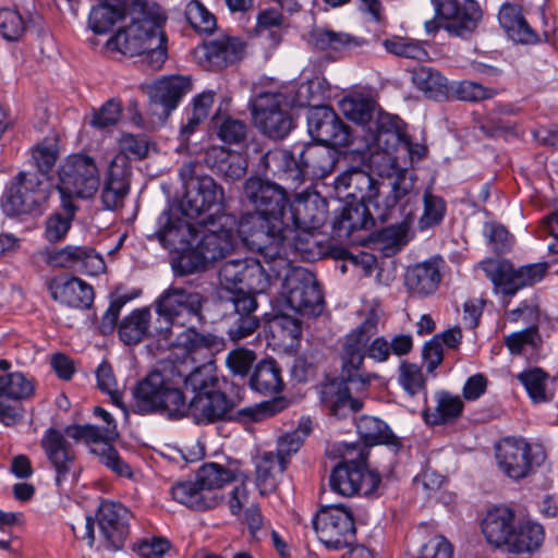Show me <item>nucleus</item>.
I'll return each instance as SVG.
<instances>
[{
  "instance_id": "nucleus-1",
  "label": "nucleus",
  "mask_w": 558,
  "mask_h": 558,
  "mask_svg": "<svg viewBox=\"0 0 558 558\" xmlns=\"http://www.w3.org/2000/svg\"><path fill=\"white\" fill-rule=\"evenodd\" d=\"M189 359L194 367L186 361H167L141 380L133 389L134 411L187 416L201 425L226 420L235 404L221 389L214 357Z\"/></svg>"
},
{
  "instance_id": "nucleus-2",
  "label": "nucleus",
  "mask_w": 558,
  "mask_h": 558,
  "mask_svg": "<svg viewBox=\"0 0 558 558\" xmlns=\"http://www.w3.org/2000/svg\"><path fill=\"white\" fill-rule=\"evenodd\" d=\"M205 301L199 292L187 287L172 284L161 292L153 304L157 314L153 335L160 349L181 348L195 360L211 359L225 349V339L210 332L202 333L186 328L174 335V327H184L193 317L204 320L202 310Z\"/></svg>"
},
{
  "instance_id": "nucleus-3",
  "label": "nucleus",
  "mask_w": 558,
  "mask_h": 558,
  "mask_svg": "<svg viewBox=\"0 0 558 558\" xmlns=\"http://www.w3.org/2000/svg\"><path fill=\"white\" fill-rule=\"evenodd\" d=\"M243 199L254 207L238 223L245 245L264 257L284 251V241L292 231L286 217L290 205L287 191L269 180L251 177L244 182Z\"/></svg>"
},
{
  "instance_id": "nucleus-4",
  "label": "nucleus",
  "mask_w": 558,
  "mask_h": 558,
  "mask_svg": "<svg viewBox=\"0 0 558 558\" xmlns=\"http://www.w3.org/2000/svg\"><path fill=\"white\" fill-rule=\"evenodd\" d=\"M377 325L378 317L371 312L343 338L340 352V378L332 379L320 388V402L330 415L345 417L362 409V401L351 397L348 385H351L355 391L362 392L377 378L375 374L367 373L363 368L366 344L377 333Z\"/></svg>"
},
{
  "instance_id": "nucleus-5",
  "label": "nucleus",
  "mask_w": 558,
  "mask_h": 558,
  "mask_svg": "<svg viewBox=\"0 0 558 558\" xmlns=\"http://www.w3.org/2000/svg\"><path fill=\"white\" fill-rule=\"evenodd\" d=\"M65 435L56 428H48L41 438V448L56 472V485L62 487L66 483L77 481L80 466L76 463V453L65 436L85 444L94 445L92 453L97 456L99 463L119 476L131 477V466L122 460L114 447L104 441L108 435L98 426L70 425Z\"/></svg>"
},
{
  "instance_id": "nucleus-6",
  "label": "nucleus",
  "mask_w": 558,
  "mask_h": 558,
  "mask_svg": "<svg viewBox=\"0 0 558 558\" xmlns=\"http://www.w3.org/2000/svg\"><path fill=\"white\" fill-rule=\"evenodd\" d=\"M129 13L131 24L107 40L106 50L128 57L142 56L151 69L159 70L168 58L167 37L162 31L166 15L141 0L131 3Z\"/></svg>"
},
{
  "instance_id": "nucleus-7",
  "label": "nucleus",
  "mask_w": 558,
  "mask_h": 558,
  "mask_svg": "<svg viewBox=\"0 0 558 558\" xmlns=\"http://www.w3.org/2000/svg\"><path fill=\"white\" fill-rule=\"evenodd\" d=\"M336 187L345 190L347 198L369 202L381 221L390 217L397 205L405 206L416 199L412 184L405 179L385 184L360 168H351L337 177Z\"/></svg>"
},
{
  "instance_id": "nucleus-8",
  "label": "nucleus",
  "mask_w": 558,
  "mask_h": 558,
  "mask_svg": "<svg viewBox=\"0 0 558 558\" xmlns=\"http://www.w3.org/2000/svg\"><path fill=\"white\" fill-rule=\"evenodd\" d=\"M267 168L277 165L287 179L293 183L304 182L306 177L324 179L336 168L339 153L331 145L306 144L294 147L293 150H274L264 156Z\"/></svg>"
},
{
  "instance_id": "nucleus-9",
  "label": "nucleus",
  "mask_w": 558,
  "mask_h": 558,
  "mask_svg": "<svg viewBox=\"0 0 558 558\" xmlns=\"http://www.w3.org/2000/svg\"><path fill=\"white\" fill-rule=\"evenodd\" d=\"M265 260L275 276L282 277V293L291 310L307 317H316L323 313V292L312 272L303 267H292L284 251L272 257H265Z\"/></svg>"
},
{
  "instance_id": "nucleus-10",
  "label": "nucleus",
  "mask_w": 558,
  "mask_h": 558,
  "mask_svg": "<svg viewBox=\"0 0 558 558\" xmlns=\"http://www.w3.org/2000/svg\"><path fill=\"white\" fill-rule=\"evenodd\" d=\"M341 461L333 466L329 475L332 492L343 497L373 495L381 477L377 471L366 466L368 451L365 446L343 442L338 448Z\"/></svg>"
},
{
  "instance_id": "nucleus-11",
  "label": "nucleus",
  "mask_w": 558,
  "mask_h": 558,
  "mask_svg": "<svg viewBox=\"0 0 558 558\" xmlns=\"http://www.w3.org/2000/svg\"><path fill=\"white\" fill-rule=\"evenodd\" d=\"M241 235L234 228V221L228 216L218 219L199 220L195 223V234L189 240L190 252L181 260L194 258L189 271H198L209 263L223 258L231 253Z\"/></svg>"
},
{
  "instance_id": "nucleus-12",
  "label": "nucleus",
  "mask_w": 558,
  "mask_h": 558,
  "mask_svg": "<svg viewBox=\"0 0 558 558\" xmlns=\"http://www.w3.org/2000/svg\"><path fill=\"white\" fill-rule=\"evenodd\" d=\"M51 183L35 171L19 172L2 197V209L7 216L28 215L48 201Z\"/></svg>"
},
{
  "instance_id": "nucleus-13",
  "label": "nucleus",
  "mask_w": 558,
  "mask_h": 558,
  "mask_svg": "<svg viewBox=\"0 0 558 558\" xmlns=\"http://www.w3.org/2000/svg\"><path fill=\"white\" fill-rule=\"evenodd\" d=\"M313 527L329 550L351 547L356 541L353 512L343 504L322 506L313 519Z\"/></svg>"
},
{
  "instance_id": "nucleus-14",
  "label": "nucleus",
  "mask_w": 558,
  "mask_h": 558,
  "mask_svg": "<svg viewBox=\"0 0 558 558\" xmlns=\"http://www.w3.org/2000/svg\"><path fill=\"white\" fill-rule=\"evenodd\" d=\"M57 189L61 199L74 197L89 198L99 189L100 180L97 166L93 158L86 155H72L60 166Z\"/></svg>"
},
{
  "instance_id": "nucleus-15",
  "label": "nucleus",
  "mask_w": 558,
  "mask_h": 558,
  "mask_svg": "<svg viewBox=\"0 0 558 558\" xmlns=\"http://www.w3.org/2000/svg\"><path fill=\"white\" fill-rule=\"evenodd\" d=\"M499 470L509 478L520 481L530 476L545 460V452L522 437H506L495 447Z\"/></svg>"
},
{
  "instance_id": "nucleus-16",
  "label": "nucleus",
  "mask_w": 558,
  "mask_h": 558,
  "mask_svg": "<svg viewBox=\"0 0 558 558\" xmlns=\"http://www.w3.org/2000/svg\"><path fill=\"white\" fill-rule=\"evenodd\" d=\"M225 192L209 175H199L186 184L182 201L183 214L197 221L218 219L223 210Z\"/></svg>"
},
{
  "instance_id": "nucleus-17",
  "label": "nucleus",
  "mask_w": 558,
  "mask_h": 558,
  "mask_svg": "<svg viewBox=\"0 0 558 558\" xmlns=\"http://www.w3.org/2000/svg\"><path fill=\"white\" fill-rule=\"evenodd\" d=\"M253 120L258 130L271 138L286 137L293 128L283 94L263 93L252 102Z\"/></svg>"
},
{
  "instance_id": "nucleus-18",
  "label": "nucleus",
  "mask_w": 558,
  "mask_h": 558,
  "mask_svg": "<svg viewBox=\"0 0 558 558\" xmlns=\"http://www.w3.org/2000/svg\"><path fill=\"white\" fill-rule=\"evenodd\" d=\"M480 267L506 295L515 294L521 288L532 286L543 279L546 266L534 264L514 269L512 265L504 259H488L480 264Z\"/></svg>"
},
{
  "instance_id": "nucleus-19",
  "label": "nucleus",
  "mask_w": 558,
  "mask_h": 558,
  "mask_svg": "<svg viewBox=\"0 0 558 558\" xmlns=\"http://www.w3.org/2000/svg\"><path fill=\"white\" fill-rule=\"evenodd\" d=\"M307 128L310 135L322 144L345 147L352 143V133L349 125L328 106H317L310 109Z\"/></svg>"
},
{
  "instance_id": "nucleus-20",
  "label": "nucleus",
  "mask_w": 558,
  "mask_h": 558,
  "mask_svg": "<svg viewBox=\"0 0 558 558\" xmlns=\"http://www.w3.org/2000/svg\"><path fill=\"white\" fill-rule=\"evenodd\" d=\"M35 386L23 373L15 372L0 376V422L12 426L22 418L21 400L33 397Z\"/></svg>"
},
{
  "instance_id": "nucleus-21",
  "label": "nucleus",
  "mask_w": 558,
  "mask_h": 558,
  "mask_svg": "<svg viewBox=\"0 0 558 558\" xmlns=\"http://www.w3.org/2000/svg\"><path fill=\"white\" fill-rule=\"evenodd\" d=\"M245 44L239 37L222 35L194 49L196 62L207 70H220L241 60Z\"/></svg>"
},
{
  "instance_id": "nucleus-22",
  "label": "nucleus",
  "mask_w": 558,
  "mask_h": 558,
  "mask_svg": "<svg viewBox=\"0 0 558 558\" xmlns=\"http://www.w3.org/2000/svg\"><path fill=\"white\" fill-rule=\"evenodd\" d=\"M131 517L130 510L120 502H101L97 520L107 549L119 550L124 546L130 534Z\"/></svg>"
},
{
  "instance_id": "nucleus-23",
  "label": "nucleus",
  "mask_w": 558,
  "mask_h": 558,
  "mask_svg": "<svg viewBox=\"0 0 558 558\" xmlns=\"http://www.w3.org/2000/svg\"><path fill=\"white\" fill-rule=\"evenodd\" d=\"M43 255L47 265L53 268L74 269L92 276L105 269L102 257L89 246L66 245L58 251H47Z\"/></svg>"
},
{
  "instance_id": "nucleus-24",
  "label": "nucleus",
  "mask_w": 558,
  "mask_h": 558,
  "mask_svg": "<svg viewBox=\"0 0 558 558\" xmlns=\"http://www.w3.org/2000/svg\"><path fill=\"white\" fill-rule=\"evenodd\" d=\"M438 16L447 21L444 26L449 34L458 37H466L476 27L482 19L480 5L474 0H468L460 5L457 0L435 1Z\"/></svg>"
},
{
  "instance_id": "nucleus-25",
  "label": "nucleus",
  "mask_w": 558,
  "mask_h": 558,
  "mask_svg": "<svg viewBox=\"0 0 558 558\" xmlns=\"http://www.w3.org/2000/svg\"><path fill=\"white\" fill-rule=\"evenodd\" d=\"M441 258H430L407 269L404 284L408 291L418 298L434 294L441 281Z\"/></svg>"
},
{
  "instance_id": "nucleus-26",
  "label": "nucleus",
  "mask_w": 558,
  "mask_h": 558,
  "mask_svg": "<svg viewBox=\"0 0 558 558\" xmlns=\"http://www.w3.org/2000/svg\"><path fill=\"white\" fill-rule=\"evenodd\" d=\"M172 498L190 509L205 511L218 507L225 497L221 490L195 481L180 482L171 488Z\"/></svg>"
},
{
  "instance_id": "nucleus-27",
  "label": "nucleus",
  "mask_w": 558,
  "mask_h": 558,
  "mask_svg": "<svg viewBox=\"0 0 558 558\" xmlns=\"http://www.w3.org/2000/svg\"><path fill=\"white\" fill-rule=\"evenodd\" d=\"M51 298L69 307L88 308L94 301V289L76 277L53 278L48 283Z\"/></svg>"
},
{
  "instance_id": "nucleus-28",
  "label": "nucleus",
  "mask_w": 558,
  "mask_h": 558,
  "mask_svg": "<svg viewBox=\"0 0 558 558\" xmlns=\"http://www.w3.org/2000/svg\"><path fill=\"white\" fill-rule=\"evenodd\" d=\"M367 149L371 154L384 151L386 155L400 140L399 119L386 112H377L366 126Z\"/></svg>"
},
{
  "instance_id": "nucleus-29",
  "label": "nucleus",
  "mask_w": 558,
  "mask_h": 558,
  "mask_svg": "<svg viewBox=\"0 0 558 558\" xmlns=\"http://www.w3.org/2000/svg\"><path fill=\"white\" fill-rule=\"evenodd\" d=\"M128 173L129 169L125 167L124 158L114 156L109 162L101 191V202L105 208L116 209L123 205L130 187Z\"/></svg>"
},
{
  "instance_id": "nucleus-30",
  "label": "nucleus",
  "mask_w": 558,
  "mask_h": 558,
  "mask_svg": "<svg viewBox=\"0 0 558 558\" xmlns=\"http://www.w3.org/2000/svg\"><path fill=\"white\" fill-rule=\"evenodd\" d=\"M205 165L225 180H239L247 170L246 158L239 153L228 150L221 146H211L205 150Z\"/></svg>"
},
{
  "instance_id": "nucleus-31",
  "label": "nucleus",
  "mask_w": 558,
  "mask_h": 558,
  "mask_svg": "<svg viewBox=\"0 0 558 558\" xmlns=\"http://www.w3.org/2000/svg\"><path fill=\"white\" fill-rule=\"evenodd\" d=\"M191 90L192 81L189 76H165L150 88V98L154 104L160 105L163 113L168 116Z\"/></svg>"
},
{
  "instance_id": "nucleus-32",
  "label": "nucleus",
  "mask_w": 558,
  "mask_h": 558,
  "mask_svg": "<svg viewBox=\"0 0 558 558\" xmlns=\"http://www.w3.org/2000/svg\"><path fill=\"white\" fill-rule=\"evenodd\" d=\"M308 43L315 50L325 52L331 59L338 58V54L342 52L359 49L366 44L363 38L325 28L314 29L310 34Z\"/></svg>"
},
{
  "instance_id": "nucleus-33",
  "label": "nucleus",
  "mask_w": 558,
  "mask_h": 558,
  "mask_svg": "<svg viewBox=\"0 0 558 558\" xmlns=\"http://www.w3.org/2000/svg\"><path fill=\"white\" fill-rule=\"evenodd\" d=\"M514 512L509 507H496L489 510L483 522L482 532L488 543L500 547L509 545L514 532Z\"/></svg>"
},
{
  "instance_id": "nucleus-34",
  "label": "nucleus",
  "mask_w": 558,
  "mask_h": 558,
  "mask_svg": "<svg viewBox=\"0 0 558 558\" xmlns=\"http://www.w3.org/2000/svg\"><path fill=\"white\" fill-rule=\"evenodd\" d=\"M195 234V226L172 217L170 210H165L158 217L156 235L160 243L168 248H189V240Z\"/></svg>"
},
{
  "instance_id": "nucleus-35",
  "label": "nucleus",
  "mask_w": 558,
  "mask_h": 558,
  "mask_svg": "<svg viewBox=\"0 0 558 558\" xmlns=\"http://www.w3.org/2000/svg\"><path fill=\"white\" fill-rule=\"evenodd\" d=\"M435 405L426 407L422 417L427 425H445L454 423L464 409V403L459 396L440 390L435 392Z\"/></svg>"
},
{
  "instance_id": "nucleus-36",
  "label": "nucleus",
  "mask_w": 558,
  "mask_h": 558,
  "mask_svg": "<svg viewBox=\"0 0 558 558\" xmlns=\"http://www.w3.org/2000/svg\"><path fill=\"white\" fill-rule=\"evenodd\" d=\"M291 223L303 230H316L323 223V213L319 209V197L308 191L295 195L289 205Z\"/></svg>"
},
{
  "instance_id": "nucleus-37",
  "label": "nucleus",
  "mask_w": 558,
  "mask_h": 558,
  "mask_svg": "<svg viewBox=\"0 0 558 558\" xmlns=\"http://www.w3.org/2000/svg\"><path fill=\"white\" fill-rule=\"evenodd\" d=\"M498 20L507 36L519 44H535L537 35L525 20L519 4L505 3L501 5Z\"/></svg>"
},
{
  "instance_id": "nucleus-38",
  "label": "nucleus",
  "mask_w": 558,
  "mask_h": 558,
  "mask_svg": "<svg viewBox=\"0 0 558 558\" xmlns=\"http://www.w3.org/2000/svg\"><path fill=\"white\" fill-rule=\"evenodd\" d=\"M287 465L275 457V452L267 451L255 460V483L262 496L275 492Z\"/></svg>"
},
{
  "instance_id": "nucleus-39",
  "label": "nucleus",
  "mask_w": 558,
  "mask_h": 558,
  "mask_svg": "<svg viewBox=\"0 0 558 558\" xmlns=\"http://www.w3.org/2000/svg\"><path fill=\"white\" fill-rule=\"evenodd\" d=\"M248 385L254 391L265 396L281 392L284 383L277 362L275 360L259 361L248 378Z\"/></svg>"
},
{
  "instance_id": "nucleus-40",
  "label": "nucleus",
  "mask_w": 558,
  "mask_h": 558,
  "mask_svg": "<svg viewBox=\"0 0 558 558\" xmlns=\"http://www.w3.org/2000/svg\"><path fill=\"white\" fill-rule=\"evenodd\" d=\"M151 314L148 307L136 308L122 319L118 332L122 342L128 345L140 343L145 337L153 335Z\"/></svg>"
},
{
  "instance_id": "nucleus-41",
  "label": "nucleus",
  "mask_w": 558,
  "mask_h": 558,
  "mask_svg": "<svg viewBox=\"0 0 558 558\" xmlns=\"http://www.w3.org/2000/svg\"><path fill=\"white\" fill-rule=\"evenodd\" d=\"M372 204L364 201H352L348 203L337 220L339 230L350 234L356 230L367 229L378 219L375 209H371Z\"/></svg>"
},
{
  "instance_id": "nucleus-42",
  "label": "nucleus",
  "mask_w": 558,
  "mask_h": 558,
  "mask_svg": "<svg viewBox=\"0 0 558 558\" xmlns=\"http://www.w3.org/2000/svg\"><path fill=\"white\" fill-rule=\"evenodd\" d=\"M128 0H98L89 13L88 24L96 34L108 32L128 11Z\"/></svg>"
},
{
  "instance_id": "nucleus-43",
  "label": "nucleus",
  "mask_w": 558,
  "mask_h": 558,
  "mask_svg": "<svg viewBox=\"0 0 558 558\" xmlns=\"http://www.w3.org/2000/svg\"><path fill=\"white\" fill-rule=\"evenodd\" d=\"M544 538V527L536 522L526 521L514 529L508 548L514 553H532L541 547Z\"/></svg>"
},
{
  "instance_id": "nucleus-44",
  "label": "nucleus",
  "mask_w": 558,
  "mask_h": 558,
  "mask_svg": "<svg viewBox=\"0 0 558 558\" xmlns=\"http://www.w3.org/2000/svg\"><path fill=\"white\" fill-rule=\"evenodd\" d=\"M356 430L367 446L399 445L398 438L392 434L389 426L377 417L362 416L356 422Z\"/></svg>"
},
{
  "instance_id": "nucleus-45",
  "label": "nucleus",
  "mask_w": 558,
  "mask_h": 558,
  "mask_svg": "<svg viewBox=\"0 0 558 558\" xmlns=\"http://www.w3.org/2000/svg\"><path fill=\"white\" fill-rule=\"evenodd\" d=\"M263 260L250 258L247 269L244 276L242 290L253 293L265 292L272 279H281L282 277L275 276L269 269L265 257L260 254Z\"/></svg>"
},
{
  "instance_id": "nucleus-46",
  "label": "nucleus",
  "mask_w": 558,
  "mask_h": 558,
  "mask_svg": "<svg viewBox=\"0 0 558 558\" xmlns=\"http://www.w3.org/2000/svg\"><path fill=\"white\" fill-rule=\"evenodd\" d=\"M61 206L65 213H54L46 220L45 238L50 243L60 242L65 238L74 218L76 207L71 199H61Z\"/></svg>"
},
{
  "instance_id": "nucleus-47",
  "label": "nucleus",
  "mask_w": 558,
  "mask_h": 558,
  "mask_svg": "<svg viewBox=\"0 0 558 558\" xmlns=\"http://www.w3.org/2000/svg\"><path fill=\"white\" fill-rule=\"evenodd\" d=\"M339 105L341 112L357 124L368 125L375 116L374 100L362 95L345 97Z\"/></svg>"
},
{
  "instance_id": "nucleus-48",
  "label": "nucleus",
  "mask_w": 558,
  "mask_h": 558,
  "mask_svg": "<svg viewBox=\"0 0 558 558\" xmlns=\"http://www.w3.org/2000/svg\"><path fill=\"white\" fill-rule=\"evenodd\" d=\"M413 84L426 96L436 98L447 92V80L437 70L420 66L412 72Z\"/></svg>"
},
{
  "instance_id": "nucleus-49",
  "label": "nucleus",
  "mask_w": 558,
  "mask_h": 558,
  "mask_svg": "<svg viewBox=\"0 0 558 558\" xmlns=\"http://www.w3.org/2000/svg\"><path fill=\"white\" fill-rule=\"evenodd\" d=\"M383 46L387 52L397 57L417 61H426L428 59V52L424 48L423 44L412 38L393 36L385 39L383 41Z\"/></svg>"
},
{
  "instance_id": "nucleus-50",
  "label": "nucleus",
  "mask_w": 558,
  "mask_h": 558,
  "mask_svg": "<svg viewBox=\"0 0 558 558\" xmlns=\"http://www.w3.org/2000/svg\"><path fill=\"white\" fill-rule=\"evenodd\" d=\"M446 202L442 197L425 191L423 196V213L418 219L420 230H427L438 226L446 215Z\"/></svg>"
},
{
  "instance_id": "nucleus-51",
  "label": "nucleus",
  "mask_w": 558,
  "mask_h": 558,
  "mask_svg": "<svg viewBox=\"0 0 558 558\" xmlns=\"http://www.w3.org/2000/svg\"><path fill=\"white\" fill-rule=\"evenodd\" d=\"M27 31V21L16 9L0 10V36L7 41H19Z\"/></svg>"
},
{
  "instance_id": "nucleus-52",
  "label": "nucleus",
  "mask_w": 558,
  "mask_h": 558,
  "mask_svg": "<svg viewBox=\"0 0 558 558\" xmlns=\"http://www.w3.org/2000/svg\"><path fill=\"white\" fill-rule=\"evenodd\" d=\"M194 481L221 490L226 484L235 481V474L221 464L206 463L198 469Z\"/></svg>"
},
{
  "instance_id": "nucleus-53",
  "label": "nucleus",
  "mask_w": 558,
  "mask_h": 558,
  "mask_svg": "<svg viewBox=\"0 0 558 558\" xmlns=\"http://www.w3.org/2000/svg\"><path fill=\"white\" fill-rule=\"evenodd\" d=\"M517 379L524 386L530 398L536 402H546L549 400L547 388V375L541 368H530L517 375Z\"/></svg>"
},
{
  "instance_id": "nucleus-54",
  "label": "nucleus",
  "mask_w": 558,
  "mask_h": 558,
  "mask_svg": "<svg viewBox=\"0 0 558 558\" xmlns=\"http://www.w3.org/2000/svg\"><path fill=\"white\" fill-rule=\"evenodd\" d=\"M248 260L250 258L231 259L222 264L218 275L220 284L227 291L242 289Z\"/></svg>"
},
{
  "instance_id": "nucleus-55",
  "label": "nucleus",
  "mask_w": 558,
  "mask_h": 558,
  "mask_svg": "<svg viewBox=\"0 0 558 558\" xmlns=\"http://www.w3.org/2000/svg\"><path fill=\"white\" fill-rule=\"evenodd\" d=\"M185 16L190 25L198 33L211 34L216 29V17L198 0L187 3Z\"/></svg>"
},
{
  "instance_id": "nucleus-56",
  "label": "nucleus",
  "mask_w": 558,
  "mask_h": 558,
  "mask_svg": "<svg viewBox=\"0 0 558 558\" xmlns=\"http://www.w3.org/2000/svg\"><path fill=\"white\" fill-rule=\"evenodd\" d=\"M410 220L405 218L400 223L391 225L383 229L379 240L385 244L386 254L396 253L409 241Z\"/></svg>"
},
{
  "instance_id": "nucleus-57",
  "label": "nucleus",
  "mask_w": 558,
  "mask_h": 558,
  "mask_svg": "<svg viewBox=\"0 0 558 558\" xmlns=\"http://www.w3.org/2000/svg\"><path fill=\"white\" fill-rule=\"evenodd\" d=\"M256 353L245 348H236L230 351L226 357V365L230 373L236 377H247L254 363Z\"/></svg>"
},
{
  "instance_id": "nucleus-58",
  "label": "nucleus",
  "mask_w": 558,
  "mask_h": 558,
  "mask_svg": "<svg viewBox=\"0 0 558 558\" xmlns=\"http://www.w3.org/2000/svg\"><path fill=\"white\" fill-rule=\"evenodd\" d=\"M32 159L34 161V165L38 169L36 173L43 175L45 180L49 181L48 173L54 167L56 161L58 159L57 145L47 142L37 144L32 149Z\"/></svg>"
},
{
  "instance_id": "nucleus-59",
  "label": "nucleus",
  "mask_w": 558,
  "mask_h": 558,
  "mask_svg": "<svg viewBox=\"0 0 558 558\" xmlns=\"http://www.w3.org/2000/svg\"><path fill=\"white\" fill-rule=\"evenodd\" d=\"M399 383L411 396L425 389V378L422 369L413 363L402 362L399 367Z\"/></svg>"
},
{
  "instance_id": "nucleus-60",
  "label": "nucleus",
  "mask_w": 558,
  "mask_h": 558,
  "mask_svg": "<svg viewBox=\"0 0 558 558\" xmlns=\"http://www.w3.org/2000/svg\"><path fill=\"white\" fill-rule=\"evenodd\" d=\"M119 147L122 153V155L119 156L123 157L124 162H126L128 158H145L148 154L149 142L144 135L125 134L121 137ZM125 167L128 168V163H125Z\"/></svg>"
},
{
  "instance_id": "nucleus-61",
  "label": "nucleus",
  "mask_w": 558,
  "mask_h": 558,
  "mask_svg": "<svg viewBox=\"0 0 558 558\" xmlns=\"http://www.w3.org/2000/svg\"><path fill=\"white\" fill-rule=\"evenodd\" d=\"M247 125L239 119L227 118L218 128V137L227 144H241L246 140Z\"/></svg>"
},
{
  "instance_id": "nucleus-62",
  "label": "nucleus",
  "mask_w": 558,
  "mask_h": 558,
  "mask_svg": "<svg viewBox=\"0 0 558 558\" xmlns=\"http://www.w3.org/2000/svg\"><path fill=\"white\" fill-rule=\"evenodd\" d=\"M97 381L98 387L106 393H108L112 400V402L124 409L122 402V396L117 388V380L113 375L112 367L109 363L102 362L97 368Z\"/></svg>"
},
{
  "instance_id": "nucleus-63",
  "label": "nucleus",
  "mask_w": 558,
  "mask_h": 558,
  "mask_svg": "<svg viewBox=\"0 0 558 558\" xmlns=\"http://www.w3.org/2000/svg\"><path fill=\"white\" fill-rule=\"evenodd\" d=\"M290 227L292 228V231L289 234L287 241H284V255L289 259L290 251L306 254L311 251V246L315 244L312 233L314 230H303L301 228L294 227L293 223H290Z\"/></svg>"
},
{
  "instance_id": "nucleus-64",
  "label": "nucleus",
  "mask_w": 558,
  "mask_h": 558,
  "mask_svg": "<svg viewBox=\"0 0 558 558\" xmlns=\"http://www.w3.org/2000/svg\"><path fill=\"white\" fill-rule=\"evenodd\" d=\"M484 234L496 253H505L512 245V235L501 225L486 223L484 226Z\"/></svg>"
}]
</instances>
